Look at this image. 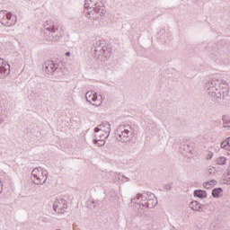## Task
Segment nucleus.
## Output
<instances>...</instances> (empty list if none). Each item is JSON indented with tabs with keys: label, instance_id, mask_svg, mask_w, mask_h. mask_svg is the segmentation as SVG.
I'll list each match as a JSON object with an SVG mask.
<instances>
[{
	"label": "nucleus",
	"instance_id": "obj_27",
	"mask_svg": "<svg viewBox=\"0 0 230 230\" xmlns=\"http://www.w3.org/2000/svg\"><path fill=\"white\" fill-rule=\"evenodd\" d=\"M228 58H229V56H226V57H225V58H222L223 60H228Z\"/></svg>",
	"mask_w": 230,
	"mask_h": 230
},
{
	"label": "nucleus",
	"instance_id": "obj_5",
	"mask_svg": "<svg viewBox=\"0 0 230 230\" xmlns=\"http://www.w3.org/2000/svg\"><path fill=\"white\" fill-rule=\"evenodd\" d=\"M43 35L46 40L51 42H57L60 39V34H58V28L55 25H49V22L43 25Z\"/></svg>",
	"mask_w": 230,
	"mask_h": 230
},
{
	"label": "nucleus",
	"instance_id": "obj_3",
	"mask_svg": "<svg viewBox=\"0 0 230 230\" xmlns=\"http://www.w3.org/2000/svg\"><path fill=\"white\" fill-rule=\"evenodd\" d=\"M131 202H135L139 208L142 206V208L154 209L157 206V198L154 194H137L135 198L131 199Z\"/></svg>",
	"mask_w": 230,
	"mask_h": 230
},
{
	"label": "nucleus",
	"instance_id": "obj_29",
	"mask_svg": "<svg viewBox=\"0 0 230 230\" xmlns=\"http://www.w3.org/2000/svg\"><path fill=\"white\" fill-rule=\"evenodd\" d=\"M0 121H3V120H0Z\"/></svg>",
	"mask_w": 230,
	"mask_h": 230
},
{
	"label": "nucleus",
	"instance_id": "obj_22",
	"mask_svg": "<svg viewBox=\"0 0 230 230\" xmlns=\"http://www.w3.org/2000/svg\"><path fill=\"white\" fill-rule=\"evenodd\" d=\"M12 17H13V14H12V13H7L6 12V15H5V19H6V22H14V24H16L17 23V19H12Z\"/></svg>",
	"mask_w": 230,
	"mask_h": 230
},
{
	"label": "nucleus",
	"instance_id": "obj_13",
	"mask_svg": "<svg viewBox=\"0 0 230 230\" xmlns=\"http://www.w3.org/2000/svg\"><path fill=\"white\" fill-rule=\"evenodd\" d=\"M109 137V134H95L93 140V145L98 146H103L105 145V140Z\"/></svg>",
	"mask_w": 230,
	"mask_h": 230
},
{
	"label": "nucleus",
	"instance_id": "obj_28",
	"mask_svg": "<svg viewBox=\"0 0 230 230\" xmlns=\"http://www.w3.org/2000/svg\"><path fill=\"white\" fill-rule=\"evenodd\" d=\"M66 57H71V52H66Z\"/></svg>",
	"mask_w": 230,
	"mask_h": 230
},
{
	"label": "nucleus",
	"instance_id": "obj_26",
	"mask_svg": "<svg viewBox=\"0 0 230 230\" xmlns=\"http://www.w3.org/2000/svg\"><path fill=\"white\" fill-rule=\"evenodd\" d=\"M172 183H171V184H166V185L164 186V188H165V190H166L167 191H170V190H172Z\"/></svg>",
	"mask_w": 230,
	"mask_h": 230
},
{
	"label": "nucleus",
	"instance_id": "obj_24",
	"mask_svg": "<svg viewBox=\"0 0 230 230\" xmlns=\"http://www.w3.org/2000/svg\"><path fill=\"white\" fill-rule=\"evenodd\" d=\"M207 173L210 175V177H213L217 173V168L215 167H209L207 171Z\"/></svg>",
	"mask_w": 230,
	"mask_h": 230
},
{
	"label": "nucleus",
	"instance_id": "obj_2",
	"mask_svg": "<svg viewBox=\"0 0 230 230\" xmlns=\"http://www.w3.org/2000/svg\"><path fill=\"white\" fill-rule=\"evenodd\" d=\"M84 8L88 10L86 17L91 21H98L100 17L105 15V6L98 0H85Z\"/></svg>",
	"mask_w": 230,
	"mask_h": 230
},
{
	"label": "nucleus",
	"instance_id": "obj_11",
	"mask_svg": "<svg viewBox=\"0 0 230 230\" xmlns=\"http://www.w3.org/2000/svg\"><path fill=\"white\" fill-rule=\"evenodd\" d=\"M95 134H111V124L108 121L102 122L94 128Z\"/></svg>",
	"mask_w": 230,
	"mask_h": 230
},
{
	"label": "nucleus",
	"instance_id": "obj_21",
	"mask_svg": "<svg viewBox=\"0 0 230 230\" xmlns=\"http://www.w3.org/2000/svg\"><path fill=\"white\" fill-rule=\"evenodd\" d=\"M227 162V158L226 156H220L216 159V164H217L219 166H224L226 163Z\"/></svg>",
	"mask_w": 230,
	"mask_h": 230
},
{
	"label": "nucleus",
	"instance_id": "obj_18",
	"mask_svg": "<svg viewBox=\"0 0 230 230\" xmlns=\"http://www.w3.org/2000/svg\"><path fill=\"white\" fill-rule=\"evenodd\" d=\"M221 148L230 151V137L221 143Z\"/></svg>",
	"mask_w": 230,
	"mask_h": 230
},
{
	"label": "nucleus",
	"instance_id": "obj_1",
	"mask_svg": "<svg viewBox=\"0 0 230 230\" xmlns=\"http://www.w3.org/2000/svg\"><path fill=\"white\" fill-rule=\"evenodd\" d=\"M205 91L213 102L226 100L229 96V85L227 81L214 78L205 84Z\"/></svg>",
	"mask_w": 230,
	"mask_h": 230
},
{
	"label": "nucleus",
	"instance_id": "obj_19",
	"mask_svg": "<svg viewBox=\"0 0 230 230\" xmlns=\"http://www.w3.org/2000/svg\"><path fill=\"white\" fill-rule=\"evenodd\" d=\"M216 184L217 180H211L210 181L205 182L203 186L206 188V190H211V188H213Z\"/></svg>",
	"mask_w": 230,
	"mask_h": 230
},
{
	"label": "nucleus",
	"instance_id": "obj_6",
	"mask_svg": "<svg viewBox=\"0 0 230 230\" xmlns=\"http://www.w3.org/2000/svg\"><path fill=\"white\" fill-rule=\"evenodd\" d=\"M33 183L38 186H42L46 184L48 181V171L42 169V167L34 168L31 172Z\"/></svg>",
	"mask_w": 230,
	"mask_h": 230
},
{
	"label": "nucleus",
	"instance_id": "obj_12",
	"mask_svg": "<svg viewBox=\"0 0 230 230\" xmlns=\"http://www.w3.org/2000/svg\"><path fill=\"white\" fill-rule=\"evenodd\" d=\"M10 75V65L0 58V78H6Z\"/></svg>",
	"mask_w": 230,
	"mask_h": 230
},
{
	"label": "nucleus",
	"instance_id": "obj_4",
	"mask_svg": "<svg viewBox=\"0 0 230 230\" xmlns=\"http://www.w3.org/2000/svg\"><path fill=\"white\" fill-rule=\"evenodd\" d=\"M115 137L119 143H129L134 137V129L130 126H119L115 132Z\"/></svg>",
	"mask_w": 230,
	"mask_h": 230
},
{
	"label": "nucleus",
	"instance_id": "obj_16",
	"mask_svg": "<svg viewBox=\"0 0 230 230\" xmlns=\"http://www.w3.org/2000/svg\"><path fill=\"white\" fill-rule=\"evenodd\" d=\"M130 179L121 173L115 175L114 182H128Z\"/></svg>",
	"mask_w": 230,
	"mask_h": 230
},
{
	"label": "nucleus",
	"instance_id": "obj_15",
	"mask_svg": "<svg viewBox=\"0 0 230 230\" xmlns=\"http://www.w3.org/2000/svg\"><path fill=\"white\" fill-rule=\"evenodd\" d=\"M189 207L190 208V209H192V211H202V208H204V205L200 204L199 201L197 200H194V201H191L190 204H189Z\"/></svg>",
	"mask_w": 230,
	"mask_h": 230
},
{
	"label": "nucleus",
	"instance_id": "obj_9",
	"mask_svg": "<svg viewBox=\"0 0 230 230\" xmlns=\"http://www.w3.org/2000/svg\"><path fill=\"white\" fill-rule=\"evenodd\" d=\"M53 209L58 215H64L67 209V201L64 199H56L53 204Z\"/></svg>",
	"mask_w": 230,
	"mask_h": 230
},
{
	"label": "nucleus",
	"instance_id": "obj_20",
	"mask_svg": "<svg viewBox=\"0 0 230 230\" xmlns=\"http://www.w3.org/2000/svg\"><path fill=\"white\" fill-rule=\"evenodd\" d=\"M223 190L222 188H216L212 190V197L214 199H218V197H220V194L222 193Z\"/></svg>",
	"mask_w": 230,
	"mask_h": 230
},
{
	"label": "nucleus",
	"instance_id": "obj_8",
	"mask_svg": "<svg viewBox=\"0 0 230 230\" xmlns=\"http://www.w3.org/2000/svg\"><path fill=\"white\" fill-rule=\"evenodd\" d=\"M99 98L101 99L98 100V93H96V92L94 91H88L85 93V99H86V102H88V103H93V102H97L95 103H93V105H94L95 107H100V105H102L103 102V96L99 95Z\"/></svg>",
	"mask_w": 230,
	"mask_h": 230
},
{
	"label": "nucleus",
	"instance_id": "obj_25",
	"mask_svg": "<svg viewBox=\"0 0 230 230\" xmlns=\"http://www.w3.org/2000/svg\"><path fill=\"white\" fill-rule=\"evenodd\" d=\"M210 159H213V152L209 151L207 155V160L210 161Z\"/></svg>",
	"mask_w": 230,
	"mask_h": 230
},
{
	"label": "nucleus",
	"instance_id": "obj_23",
	"mask_svg": "<svg viewBox=\"0 0 230 230\" xmlns=\"http://www.w3.org/2000/svg\"><path fill=\"white\" fill-rule=\"evenodd\" d=\"M223 123L225 128H230V120L227 119L226 116H223Z\"/></svg>",
	"mask_w": 230,
	"mask_h": 230
},
{
	"label": "nucleus",
	"instance_id": "obj_30",
	"mask_svg": "<svg viewBox=\"0 0 230 230\" xmlns=\"http://www.w3.org/2000/svg\"><path fill=\"white\" fill-rule=\"evenodd\" d=\"M0 193H1V190H0Z\"/></svg>",
	"mask_w": 230,
	"mask_h": 230
},
{
	"label": "nucleus",
	"instance_id": "obj_7",
	"mask_svg": "<svg viewBox=\"0 0 230 230\" xmlns=\"http://www.w3.org/2000/svg\"><path fill=\"white\" fill-rule=\"evenodd\" d=\"M92 52L94 58H100V57H105L107 58V47L102 44V40H97L93 43Z\"/></svg>",
	"mask_w": 230,
	"mask_h": 230
},
{
	"label": "nucleus",
	"instance_id": "obj_14",
	"mask_svg": "<svg viewBox=\"0 0 230 230\" xmlns=\"http://www.w3.org/2000/svg\"><path fill=\"white\" fill-rule=\"evenodd\" d=\"M0 22L2 26H5L7 28H11V26L15 25V22H6V11H0Z\"/></svg>",
	"mask_w": 230,
	"mask_h": 230
},
{
	"label": "nucleus",
	"instance_id": "obj_17",
	"mask_svg": "<svg viewBox=\"0 0 230 230\" xmlns=\"http://www.w3.org/2000/svg\"><path fill=\"white\" fill-rule=\"evenodd\" d=\"M194 197H197L198 199H206L208 197V192L206 190H196L193 192Z\"/></svg>",
	"mask_w": 230,
	"mask_h": 230
},
{
	"label": "nucleus",
	"instance_id": "obj_10",
	"mask_svg": "<svg viewBox=\"0 0 230 230\" xmlns=\"http://www.w3.org/2000/svg\"><path fill=\"white\" fill-rule=\"evenodd\" d=\"M58 69V64L54 61L48 60L43 64V71L47 73V75H53Z\"/></svg>",
	"mask_w": 230,
	"mask_h": 230
}]
</instances>
